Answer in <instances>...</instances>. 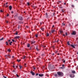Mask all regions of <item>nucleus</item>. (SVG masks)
Wrapping results in <instances>:
<instances>
[{
  "label": "nucleus",
  "instance_id": "nucleus-44",
  "mask_svg": "<svg viewBox=\"0 0 78 78\" xmlns=\"http://www.w3.org/2000/svg\"><path fill=\"white\" fill-rule=\"evenodd\" d=\"M12 14H13V13H14V12H13V11H12L11 12Z\"/></svg>",
  "mask_w": 78,
  "mask_h": 78
},
{
  "label": "nucleus",
  "instance_id": "nucleus-23",
  "mask_svg": "<svg viewBox=\"0 0 78 78\" xmlns=\"http://www.w3.org/2000/svg\"><path fill=\"white\" fill-rule=\"evenodd\" d=\"M67 44H68V45H70V44H69V41L67 42Z\"/></svg>",
  "mask_w": 78,
  "mask_h": 78
},
{
  "label": "nucleus",
  "instance_id": "nucleus-29",
  "mask_svg": "<svg viewBox=\"0 0 78 78\" xmlns=\"http://www.w3.org/2000/svg\"><path fill=\"white\" fill-rule=\"evenodd\" d=\"M27 5H28V6L30 5V3L29 2H28L27 3Z\"/></svg>",
  "mask_w": 78,
  "mask_h": 78
},
{
  "label": "nucleus",
  "instance_id": "nucleus-5",
  "mask_svg": "<svg viewBox=\"0 0 78 78\" xmlns=\"http://www.w3.org/2000/svg\"><path fill=\"white\" fill-rule=\"evenodd\" d=\"M39 76H44V74H39Z\"/></svg>",
  "mask_w": 78,
  "mask_h": 78
},
{
  "label": "nucleus",
  "instance_id": "nucleus-59",
  "mask_svg": "<svg viewBox=\"0 0 78 78\" xmlns=\"http://www.w3.org/2000/svg\"><path fill=\"white\" fill-rule=\"evenodd\" d=\"M58 2H59V3H61V1H58Z\"/></svg>",
  "mask_w": 78,
  "mask_h": 78
},
{
  "label": "nucleus",
  "instance_id": "nucleus-49",
  "mask_svg": "<svg viewBox=\"0 0 78 78\" xmlns=\"http://www.w3.org/2000/svg\"><path fill=\"white\" fill-rule=\"evenodd\" d=\"M7 17H8V16H9V14H8L7 15Z\"/></svg>",
  "mask_w": 78,
  "mask_h": 78
},
{
  "label": "nucleus",
  "instance_id": "nucleus-16",
  "mask_svg": "<svg viewBox=\"0 0 78 78\" xmlns=\"http://www.w3.org/2000/svg\"><path fill=\"white\" fill-rule=\"evenodd\" d=\"M8 2H7V3H6V4L5 5H6V6H5V7H8V5H8Z\"/></svg>",
  "mask_w": 78,
  "mask_h": 78
},
{
  "label": "nucleus",
  "instance_id": "nucleus-33",
  "mask_svg": "<svg viewBox=\"0 0 78 78\" xmlns=\"http://www.w3.org/2000/svg\"><path fill=\"white\" fill-rule=\"evenodd\" d=\"M35 36H36V37H38V34L36 35Z\"/></svg>",
  "mask_w": 78,
  "mask_h": 78
},
{
  "label": "nucleus",
  "instance_id": "nucleus-9",
  "mask_svg": "<svg viewBox=\"0 0 78 78\" xmlns=\"http://www.w3.org/2000/svg\"><path fill=\"white\" fill-rule=\"evenodd\" d=\"M71 46L73 48H75V46L73 45V44H71Z\"/></svg>",
  "mask_w": 78,
  "mask_h": 78
},
{
  "label": "nucleus",
  "instance_id": "nucleus-62",
  "mask_svg": "<svg viewBox=\"0 0 78 78\" xmlns=\"http://www.w3.org/2000/svg\"><path fill=\"white\" fill-rule=\"evenodd\" d=\"M59 42V40H57V41H56L57 42Z\"/></svg>",
  "mask_w": 78,
  "mask_h": 78
},
{
  "label": "nucleus",
  "instance_id": "nucleus-61",
  "mask_svg": "<svg viewBox=\"0 0 78 78\" xmlns=\"http://www.w3.org/2000/svg\"><path fill=\"white\" fill-rule=\"evenodd\" d=\"M61 69H63V67H60Z\"/></svg>",
  "mask_w": 78,
  "mask_h": 78
},
{
  "label": "nucleus",
  "instance_id": "nucleus-18",
  "mask_svg": "<svg viewBox=\"0 0 78 78\" xmlns=\"http://www.w3.org/2000/svg\"><path fill=\"white\" fill-rule=\"evenodd\" d=\"M19 23H21V24L22 23V24H23V22H22V21H19Z\"/></svg>",
  "mask_w": 78,
  "mask_h": 78
},
{
  "label": "nucleus",
  "instance_id": "nucleus-25",
  "mask_svg": "<svg viewBox=\"0 0 78 78\" xmlns=\"http://www.w3.org/2000/svg\"><path fill=\"white\" fill-rule=\"evenodd\" d=\"M71 6H72V7L73 8H74V5H71Z\"/></svg>",
  "mask_w": 78,
  "mask_h": 78
},
{
  "label": "nucleus",
  "instance_id": "nucleus-34",
  "mask_svg": "<svg viewBox=\"0 0 78 78\" xmlns=\"http://www.w3.org/2000/svg\"><path fill=\"white\" fill-rule=\"evenodd\" d=\"M33 68L34 69V70H35V69H36V67H35L33 66Z\"/></svg>",
  "mask_w": 78,
  "mask_h": 78
},
{
  "label": "nucleus",
  "instance_id": "nucleus-56",
  "mask_svg": "<svg viewBox=\"0 0 78 78\" xmlns=\"http://www.w3.org/2000/svg\"><path fill=\"white\" fill-rule=\"evenodd\" d=\"M62 67H64V65H62Z\"/></svg>",
  "mask_w": 78,
  "mask_h": 78
},
{
  "label": "nucleus",
  "instance_id": "nucleus-42",
  "mask_svg": "<svg viewBox=\"0 0 78 78\" xmlns=\"http://www.w3.org/2000/svg\"><path fill=\"white\" fill-rule=\"evenodd\" d=\"M15 34H16L17 35V34H18V33H17V31L16 32V33Z\"/></svg>",
  "mask_w": 78,
  "mask_h": 78
},
{
  "label": "nucleus",
  "instance_id": "nucleus-45",
  "mask_svg": "<svg viewBox=\"0 0 78 78\" xmlns=\"http://www.w3.org/2000/svg\"><path fill=\"white\" fill-rule=\"evenodd\" d=\"M62 25H63V26H64V25H65V23H62Z\"/></svg>",
  "mask_w": 78,
  "mask_h": 78
},
{
  "label": "nucleus",
  "instance_id": "nucleus-41",
  "mask_svg": "<svg viewBox=\"0 0 78 78\" xmlns=\"http://www.w3.org/2000/svg\"><path fill=\"white\" fill-rule=\"evenodd\" d=\"M58 52V51H55V53H57Z\"/></svg>",
  "mask_w": 78,
  "mask_h": 78
},
{
  "label": "nucleus",
  "instance_id": "nucleus-54",
  "mask_svg": "<svg viewBox=\"0 0 78 78\" xmlns=\"http://www.w3.org/2000/svg\"><path fill=\"white\" fill-rule=\"evenodd\" d=\"M8 22H9L8 21H6V23H8Z\"/></svg>",
  "mask_w": 78,
  "mask_h": 78
},
{
  "label": "nucleus",
  "instance_id": "nucleus-46",
  "mask_svg": "<svg viewBox=\"0 0 78 78\" xmlns=\"http://www.w3.org/2000/svg\"><path fill=\"white\" fill-rule=\"evenodd\" d=\"M55 76H58V75H57V74H55Z\"/></svg>",
  "mask_w": 78,
  "mask_h": 78
},
{
  "label": "nucleus",
  "instance_id": "nucleus-51",
  "mask_svg": "<svg viewBox=\"0 0 78 78\" xmlns=\"http://www.w3.org/2000/svg\"><path fill=\"white\" fill-rule=\"evenodd\" d=\"M54 27H55V26L53 25L52 26V28H54Z\"/></svg>",
  "mask_w": 78,
  "mask_h": 78
},
{
  "label": "nucleus",
  "instance_id": "nucleus-27",
  "mask_svg": "<svg viewBox=\"0 0 78 78\" xmlns=\"http://www.w3.org/2000/svg\"><path fill=\"white\" fill-rule=\"evenodd\" d=\"M54 32H55V30H53L51 31V33H54Z\"/></svg>",
  "mask_w": 78,
  "mask_h": 78
},
{
  "label": "nucleus",
  "instance_id": "nucleus-39",
  "mask_svg": "<svg viewBox=\"0 0 78 78\" xmlns=\"http://www.w3.org/2000/svg\"><path fill=\"white\" fill-rule=\"evenodd\" d=\"M18 29H19V28H20V26L19 25H18Z\"/></svg>",
  "mask_w": 78,
  "mask_h": 78
},
{
  "label": "nucleus",
  "instance_id": "nucleus-63",
  "mask_svg": "<svg viewBox=\"0 0 78 78\" xmlns=\"http://www.w3.org/2000/svg\"><path fill=\"white\" fill-rule=\"evenodd\" d=\"M40 23L41 25H42V23H41V22Z\"/></svg>",
  "mask_w": 78,
  "mask_h": 78
},
{
  "label": "nucleus",
  "instance_id": "nucleus-8",
  "mask_svg": "<svg viewBox=\"0 0 78 78\" xmlns=\"http://www.w3.org/2000/svg\"><path fill=\"white\" fill-rule=\"evenodd\" d=\"M17 15H18L17 13H16V15L14 17H15V18H17V17H18V16H17Z\"/></svg>",
  "mask_w": 78,
  "mask_h": 78
},
{
  "label": "nucleus",
  "instance_id": "nucleus-50",
  "mask_svg": "<svg viewBox=\"0 0 78 78\" xmlns=\"http://www.w3.org/2000/svg\"><path fill=\"white\" fill-rule=\"evenodd\" d=\"M42 47H44V48H45L46 47V46H43V45H42Z\"/></svg>",
  "mask_w": 78,
  "mask_h": 78
},
{
  "label": "nucleus",
  "instance_id": "nucleus-60",
  "mask_svg": "<svg viewBox=\"0 0 78 78\" xmlns=\"http://www.w3.org/2000/svg\"><path fill=\"white\" fill-rule=\"evenodd\" d=\"M12 58H14V56H12Z\"/></svg>",
  "mask_w": 78,
  "mask_h": 78
},
{
  "label": "nucleus",
  "instance_id": "nucleus-38",
  "mask_svg": "<svg viewBox=\"0 0 78 78\" xmlns=\"http://www.w3.org/2000/svg\"><path fill=\"white\" fill-rule=\"evenodd\" d=\"M63 62L64 63H65V62H66V61L64 60H63Z\"/></svg>",
  "mask_w": 78,
  "mask_h": 78
},
{
  "label": "nucleus",
  "instance_id": "nucleus-2",
  "mask_svg": "<svg viewBox=\"0 0 78 78\" xmlns=\"http://www.w3.org/2000/svg\"><path fill=\"white\" fill-rule=\"evenodd\" d=\"M18 19L19 20L22 21L23 20V18L22 16H19Z\"/></svg>",
  "mask_w": 78,
  "mask_h": 78
},
{
  "label": "nucleus",
  "instance_id": "nucleus-57",
  "mask_svg": "<svg viewBox=\"0 0 78 78\" xmlns=\"http://www.w3.org/2000/svg\"><path fill=\"white\" fill-rule=\"evenodd\" d=\"M52 55H55V54H54V53H53L52 54Z\"/></svg>",
  "mask_w": 78,
  "mask_h": 78
},
{
  "label": "nucleus",
  "instance_id": "nucleus-58",
  "mask_svg": "<svg viewBox=\"0 0 78 78\" xmlns=\"http://www.w3.org/2000/svg\"><path fill=\"white\" fill-rule=\"evenodd\" d=\"M18 67V66H16V68H17Z\"/></svg>",
  "mask_w": 78,
  "mask_h": 78
},
{
  "label": "nucleus",
  "instance_id": "nucleus-32",
  "mask_svg": "<svg viewBox=\"0 0 78 78\" xmlns=\"http://www.w3.org/2000/svg\"><path fill=\"white\" fill-rule=\"evenodd\" d=\"M16 76L17 78H19V75H18V74H16Z\"/></svg>",
  "mask_w": 78,
  "mask_h": 78
},
{
  "label": "nucleus",
  "instance_id": "nucleus-22",
  "mask_svg": "<svg viewBox=\"0 0 78 78\" xmlns=\"http://www.w3.org/2000/svg\"><path fill=\"white\" fill-rule=\"evenodd\" d=\"M11 44H12V41L10 42L9 43V44L10 45H12Z\"/></svg>",
  "mask_w": 78,
  "mask_h": 78
},
{
  "label": "nucleus",
  "instance_id": "nucleus-14",
  "mask_svg": "<svg viewBox=\"0 0 78 78\" xmlns=\"http://www.w3.org/2000/svg\"><path fill=\"white\" fill-rule=\"evenodd\" d=\"M41 30H42V31H44V28H41Z\"/></svg>",
  "mask_w": 78,
  "mask_h": 78
},
{
  "label": "nucleus",
  "instance_id": "nucleus-7",
  "mask_svg": "<svg viewBox=\"0 0 78 78\" xmlns=\"http://www.w3.org/2000/svg\"><path fill=\"white\" fill-rule=\"evenodd\" d=\"M9 8L10 10H11L12 9V6L11 5H10L9 6Z\"/></svg>",
  "mask_w": 78,
  "mask_h": 78
},
{
  "label": "nucleus",
  "instance_id": "nucleus-13",
  "mask_svg": "<svg viewBox=\"0 0 78 78\" xmlns=\"http://www.w3.org/2000/svg\"><path fill=\"white\" fill-rule=\"evenodd\" d=\"M46 36L47 37L49 36V34L47 33L46 34Z\"/></svg>",
  "mask_w": 78,
  "mask_h": 78
},
{
  "label": "nucleus",
  "instance_id": "nucleus-64",
  "mask_svg": "<svg viewBox=\"0 0 78 78\" xmlns=\"http://www.w3.org/2000/svg\"><path fill=\"white\" fill-rule=\"evenodd\" d=\"M8 41H9V42H10V41H11V40H9Z\"/></svg>",
  "mask_w": 78,
  "mask_h": 78
},
{
  "label": "nucleus",
  "instance_id": "nucleus-26",
  "mask_svg": "<svg viewBox=\"0 0 78 78\" xmlns=\"http://www.w3.org/2000/svg\"><path fill=\"white\" fill-rule=\"evenodd\" d=\"M60 33L61 34V33H63V31H62V30H60Z\"/></svg>",
  "mask_w": 78,
  "mask_h": 78
},
{
  "label": "nucleus",
  "instance_id": "nucleus-6",
  "mask_svg": "<svg viewBox=\"0 0 78 78\" xmlns=\"http://www.w3.org/2000/svg\"><path fill=\"white\" fill-rule=\"evenodd\" d=\"M15 39H19V38H20V37L19 36H16L15 37Z\"/></svg>",
  "mask_w": 78,
  "mask_h": 78
},
{
  "label": "nucleus",
  "instance_id": "nucleus-4",
  "mask_svg": "<svg viewBox=\"0 0 78 78\" xmlns=\"http://www.w3.org/2000/svg\"><path fill=\"white\" fill-rule=\"evenodd\" d=\"M72 34L73 35H75L76 34V32L75 31H74L72 32Z\"/></svg>",
  "mask_w": 78,
  "mask_h": 78
},
{
  "label": "nucleus",
  "instance_id": "nucleus-36",
  "mask_svg": "<svg viewBox=\"0 0 78 78\" xmlns=\"http://www.w3.org/2000/svg\"><path fill=\"white\" fill-rule=\"evenodd\" d=\"M8 51L10 52L11 51V50H10L9 49H8Z\"/></svg>",
  "mask_w": 78,
  "mask_h": 78
},
{
  "label": "nucleus",
  "instance_id": "nucleus-17",
  "mask_svg": "<svg viewBox=\"0 0 78 78\" xmlns=\"http://www.w3.org/2000/svg\"><path fill=\"white\" fill-rule=\"evenodd\" d=\"M72 72L73 73H75V71H72Z\"/></svg>",
  "mask_w": 78,
  "mask_h": 78
},
{
  "label": "nucleus",
  "instance_id": "nucleus-37",
  "mask_svg": "<svg viewBox=\"0 0 78 78\" xmlns=\"http://www.w3.org/2000/svg\"><path fill=\"white\" fill-rule=\"evenodd\" d=\"M24 66L25 67H27V64L26 63L24 64Z\"/></svg>",
  "mask_w": 78,
  "mask_h": 78
},
{
  "label": "nucleus",
  "instance_id": "nucleus-28",
  "mask_svg": "<svg viewBox=\"0 0 78 78\" xmlns=\"http://www.w3.org/2000/svg\"><path fill=\"white\" fill-rule=\"evenodd\" d=\"M6 45H8V42L7 41H6Z\"/></svg>",
  "mask_w": 78,
  "mask_h": 78
},
{
  "label": "nucleus",
  "instance_id": "nucleus-11",
  "mask_svg": "<svg viewBox=\"0 0 78 78\" xmlns=\"http://www.w3.org/2000/svg\"><path fill=\"white\" fill-rule=\"evenodd\" d=\"M6 55L7 56H8V57H9V58H11V56L9 54H8L7 55Z\"/></svg>",
  "mask_w": 78,
  "mask_h": 78
},
{
  "label": "nucleus",
  "instance_id": "nucleus-47",
  "mask_svg": "<svg viewBox=\"0 0 78 78\" xmlns=\"http://www.w3.org/2000/svg\"><path fill=\"white\" fill-rule=\"evenodd\" d=\"M62 12H64V10H62Z\"/></svg>",
  "mask_w": 78,
  "mask_h": 78
},
{
  "label": "nucleus",
  "instance_id": "nucleus-40",
  "mask_svg": "<svg viewBox=\"0 0 78 78\" xmlns=\"http://www.w3.org/2000/svg\"><path fill=\"white\" fill-rule=\"evenodd\" d=\"M25 57H26V56H23V59H24L25 58Z\"/></svg>",
  "mask_w": 78,
  "mask_h": 78
},
{
  "label": "nucleus",
  "instance_id": "nucleus-43",
  "mask_svg": "<svg viewBox=\"0 0 78 78\" xmlns=\"http://www.w3.org/2000/svg\"><path fill=\"white\" fill-rule=\"evenodd\" d=\"M12 42H15V41L13 39L12 40Z\"/></svg>",
  "mask_w": 78,
  "mask_h": 78
},
{
  "label": "nucleus",
  "instance_id": "nucleus-31",
  "mask_svg": "<svg viewBox=\"0 0 78 78\" xmlns=\"http://www.w3.org/2000/svg\"><path fill=\"white\" fill-rule=\"evenodd\" d=\"M45 14H46V17H48V15L47 14V13H46Z\"/></svg>",
  "mask_w": 78,
  "mask_h": 78
},
{
  "label": "nucleus",
  "instance_id": "nucleus-21",
  "mask_svg": "<svg viewBox=\"0 0 78 78\" xmlns=\"http://www.w3.org/2000/svg\"><path fill=\"white\" fill-rule=\"evenodd\" d=\"M17 61L18 62H20V59H17Z\"/></svg>",
  "mask_w": 78,
  "mask_h": 78
},
{
  "label": "nucleus",
  "instance_id": "nucleus-3",
  "mask_svg": "<svg viewBox=\"0 0 78 78\" xmlns=\"http://www.w3.org/2000/svg\"><path fill=\"white\" fill-rule=\"evenodd\" d=\"M30 73H31L32 75H35V73H34L33 72L31 71L30 72Z\"/></svg>",
  "mask_w": 78,
  "mask_h": 78
},
{
  "label": "nucleus",
  "instance_id": "nucleus-10",
  "mask_svg": "<svg viewBox=\"0 0 78 78\" xmlns=\"http://www.w3.org/2000/svg\"><path fill=\"white\" fill-rule=\"evenodd\" d=\"M5 59H8V56L7 55H5Z\"/></svg>",
  "mask_w": 78,
  "mask_h": 78
},
{
  "label": "nucleus",
  "instance_id": "nucleus-19",
  "mask_svg": "<svg viewBox=\"0 0 78 78\" xmlns=\"http://www.w3.org/2000/svg\"><path fill=\"white\" fill-rule=\"evenodd\" d=\"M4 39V38H3V37L1 39H0V41H3V40Z\"/></svg>",
  "mask_w": 78,
  "mask_h": 78
},
{
  "label": "nucleus",
  "instance_id": "nucleus-48",
  "mask_svg": "<svg viewBox=\"0 0 78 78\" xmlns=\"http://www.w3.org/2000/svg\"><path fill=\"white\" fill-rule=\"evenodd\" d=\"M70 77L73 78V77L72 76V75H71L70 76Z\"/></svg>",
  "mask_w": 78,
  "mask_h": 78
},
{
  "label": "nucleus",
  "instance_id": "nucleus-20",
  "mask_svg": "<svg viewBox=\"0 0 78 78\" xmlns=\"http://www.w3.org/2000/svg\"><path fill=\"white\" fill-rule=\"evenodd\" d=\"M30 46V44H27V47L29 48Z\"/></svg>",
  "mask_w": 78,
  "mask_h": 78
},
{
  "label": "nucleus",
  "instance_id": "nucleus-12",
  "mask_svg": "<svg viewBox=\"0 0 78 78\" xmlns=\"http://www.w3.org/2000/svg\"><path fill=\"white\" fill-rule=\"evenodd\" d=\"M35 41H31V44H34V43H35Z\"/></svg>",
  "mask_w": 78,
  "mask_h": 78
},
{
  "label": "nucleus",
  "instance_id": "nucleus-30",
  "mask_svg": "<svg viewBox=\"0 0 78 78\" xmlns=\"http://www.w3.org/2000/svg\"><path fill=\"white\" fill-rule=\"evenodd\" d=\"M37 51H39V49H38V48H36Z\"/></svg>",
  "mask_w": 78,
  "mask_h": 78
},
{
  "label": "nucleus",
  "instance_id": "nucleus-35",
  "mask_svg": "<svg viewBox=\"0 0 78 78\" xmlns=\"http://www.w3.org/2000/svg\"><path fill=\"white\" fill-rule=\"evenodd\" d=\"M0 12H3V11H2V10H0Z\"/></svg>",
  "mask_w": 78,
  "mask_h": 78
},
{
  "label": "nucleus",
  "instance_id": "nucleus-53",
  "mask_svg": "<svg viewBox=\"0 0 78 78\" xmlns=\"http://www.w3.org/2000/svg\"><path fill=\"white\" fill-rule=\"evenodd\" d=\"M38 75V73H37L36 75V76H37V75Z\"/></svg>",
  "mask_w": 78,
  "mask_h": 78
},
{
  "label": "nucleus",
  "instance_id": "nucleus-24",
  "mask_svg": "<svg viewBox=\"0 0 78 78\" xmlns=\"http://www.w3.org/2000/svg\"><path fill=\"white\" fill-rule=\"evenodd\" d=\"M66 36H67L68 35V34L67 33V32H66L65 33Z\"/></svg>",
  "mask_w": 78,
  "mask_h": 78
},
{
  "label": "nucleus",
  "instance_id": "nucleus-15",
  "mask_svg": "<svg viewBox=\"0 0 78 78\" xmlns=\"http://www.w3.org/2000/svg\"><path fill=\"white\" fill-rule=\"evenodd\" d=\"M19 67H20V69H22V68L23 67L22 66L20 65L19 66Z\"/></svg>",
  "mask_w": 78,
  "mask_h": 78
},
{
  "label": "nucleus",
  "instance_id": "nucleus-55",
  "mask_svg": "<svg viewBox=\"0 0 78 78\" xmlns=\"http://www.w3.org/2000/svg\"><path fill=\"white\" fill-rule=\"evenodd\" d=\"M64 5H66V2L64 3Z\"/></svg>",
  "mask_w": 78,
  "mask_h": 78
},
{
  "label": "nucleus",
  "instance_id": "nucleus-52",
  "mask_svg": "<svg viewBox=\"0 0 78 78\" xmlns=\"http://www.w3.org/2000/svg\"><path fill=\"white\" fill-rule=\"evenodd\" d=\"M6 6V4H4V6Z\"/></svg>",
  "mask_w": 78,
  "mask_h": 78
},
{
  "label": "nucleus",
  "instance_id": "nucleus-1",
  "mask_svg": "<svg viewBox=\"0 0 78 78\" xmlns=\"http://www.w3.org/2000/svg\"><path fill=\"white\" fill-rule=\"evenodd\" d=\"M57 73L60 76H63L64 75V74L62 72H58Z\"/></svg>",
  "mask_w": 78,
  "mask_h": 78
}]
</instances>
